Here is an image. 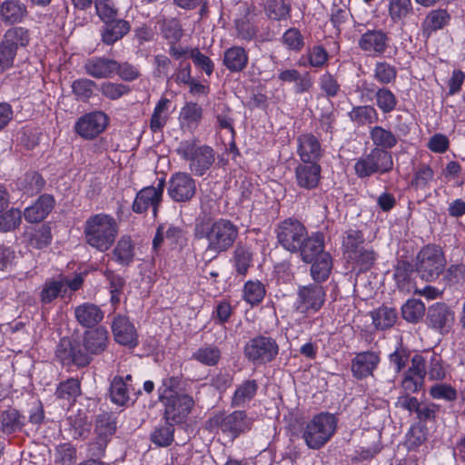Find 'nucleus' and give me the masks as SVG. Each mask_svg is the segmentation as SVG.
Listing matches in <instances>:
<instances>
[{
    "label": "nucleus",
    "mask_w": 465,
    "mask_h": 465,
    "mask_svg": "<svg viewBox=\"0 0 465 465\" xmlns=\"http://www.w3.org/2000/svg\"><path fill=\"white\" fill-rule=\"evenodd\" d=\"M194 236L206 242L203 257L205 261L211 262L232 247L238 237V228L227 219L200 221L195 223Z\"/></svg>",
    "instance_id": "1"
},
{
    "label": "nucleus",
    "mask_w": 465,
    "mask_h": 465,
    "mask_svg": "<svg viewBox=\"0 0 465 465\" xmlns=\"http://www.w3.org/2000/svg\"><path fill=\"white\" fill-rule=\"evenodd\" d=\"M84 235L87 244L99 252L108 251L118 235L116 220L107 213H97L86 219Z\"/></svg>",
    "instance_id": "2"
},
{
    "label": "nucleus",
    "mask_w": 465,
    "mask_h": 465,
    "mask_svg": "<svg viewBox=\"0 0 465 465\" xmlns=\"http://www.w3.org/2000/svg\"><path fill=\"white\" fill-rule=\"evenodd\" d=\"M175 152L188 163V169L195 176L204 175L215 161L213 149L211 146L200 144L195 140L182 141Z\"/></svg>",
    "instance_id": "3"
},
{
    "label": "nucleus",
    "mask_w": 465,
    "mask_h": 465,
    "mask_svg": "<svg viewBox=\"0 0 465 465\" xmlns=\"http://www.w3.org/2000/svg\"><path fill=\"white\" fill-rule=\"evenodd\" d=\"M336 428V417L328 412H322L307 422L302 429V437L309 449L319 450L331 440Z\"/></svg>",
    "instance_id": "4"
},
{
    "label": "nucleus",
    "mask_w": 465,
    "mask_h": 465,
    "mask_svg": "<svg viewBox=\"0 0 465 465\" xmlns=\"http://www.w3.org/2000/svg\"><path fill=\"white\" fill-rule=\"evenodd\" d=\"M393 168L391 153L381 148H373L368 154L358 158L355 164V173L360 178H365L373 173H385Z\"/></svg>",
    "instance_id": "5"
},
{
    "label": "nucleus",
    "mask_w": 465,
    "mask_h": 465,
    "mask_svg": "<svg viewBox=\"0 0 465 465\" xmlns=\"http://www.w3.org/2000/svg\"><path fill=\"white\" fill-rule=\"evenodd\" d=\"M445 265L444 253L439 246L427 245L417 255V272L420 278L427 282L437 279Z\"/></svg>",
    "instance_id": "6"
},
{
    "label": "nucleus",
    "mask_w": 465,
    "mask_h": 465,
    "mask_svg": "<svg viewBox=\"0 0 465 465\" xmlns=\"http://www.w3.org/2000/svg\"><path fill=\"white\" fill-rule=\"evenodd\" d=\"M252 418L245 411H235L228 415L218 414L211 418L207 422V428L211 430L220 429L232 438L251 430Z\"/></svg>",
    "instance_id": "7"
},
{
    "label": "nucleus",
    "mask_w": 465,
    "mask_h": 465,
    "mask_svg": "<svg viewBox=\"0 0 465 465\" xmlns=\"http://www.w3.org/2000/svg\"><path fill=\"white\" fill-rule=\"evenodd\" d=\"M279 353V345L269 336L258 335L244 346L245 357L254 364H266L272 361Z\"/></svg>",
    "instance_id": "8"
},
{
    "label": "nucleus",
    "mask_w": 465,
    "mask_h": 465,
    "mask_svg": "<svg viewBox=\"0 0 465 465\" xmlns=\"http://www.w3.org/2000/svg\"><path fill=\"white\" fill-rule=\"evenodd\" d=\"M275 233L281 246L291 252L299 251L308 234L305 226L300 221L292 218L281 222L275 229Z\"/></svg>",
    "instance_id": "9"
},
{
    "label": "nucleus",
    "mask_w": 465,
    "mask_h": 465,
    "mask_svg": "<svg viewBox=\"0 0 465 465\" xmlns=\"http://www.w3.org/2000/svg\"><path fill=\"white\" fill-rule=\"evenodd\" d=\"M56 358L63 365H75L77 367H85L92 361V354L85 351L83 344L79 341H72L67 337L60 340L56 351Z\"/></svg>",
    "instance_id": "10"
},
{
    "label": "nucleus",
    "mask_w": 465,
    "mask_h": 465,
    "mask_svg": "<svg viewBox=\"0 0 465 465\" xmlns=\"http://www.w3.org/2000/svg\"><path fill=\"white\" fill-rule=\"evenodd\" d=\"M296 309L301 313L311 315L317 312L324 304L326 292L318 283L300 286L297 292Z\"/></svg>",
    "instance_id": "11"
},
{
    "label": "nucleus",
    "mask_w": 465,
    "mask_h": 465,
    "mask_svg": "<svg viewBox=\"0 0 465 465\" xmlns=\"http://www.w3.org/2000/svg\"><path fill=\"white\" fill-rule=\"evenodd\" d=\"M164 419L172 423L183 422L194 406L193 397L188 394H180L164 400Z\"/></svg>",
    "instance_id": "12"
},
{
    "label": "nucleus",
    "mask_w": 465,
    "mask_h": 465,
    "mask_svg": "<svg viewBox=\"0 0 465 465\" xmlns=\"http://www.w3.org/2000/svg\"><path fill=\"white\" fill-rule=\"evenodd\" d=\"M455 321V314L445 302H435L427 310L426 322L429 327L445 333L450 331Z\"/></svg>",
    "instance_id": "13"
},
{
    "label": "nucleus",
    "mask_w": 465,
    "mask_h": 465,
    "mask_svg": "<svg viewBox=\"0 0 465 465\" xmlns=\"http://www.w3.org/2000/svg\"><path fill=\"white\" fill-rule=\"evenodd\" d=\"M168 183V194L174 202L189 201L195 194V181L187 173L173 174Z\"/></svg>",
    "instance_id": "14"
},
{
    "label": "nucleus",
    "mask_w": 465,
    "mask_h": 465,
    "mask_svg": "<svg viewBox=\"0 0 465 465\" xmlns=\"http://www.w3.org/2000/svg\"><path fill=\"white\" fill-rule=\"evenodd\" d=\"M164 183L160 181L157 186H148L142 189L134 199V212L142 213L152 208L153 216H156L158 207L162 202Z\"/></svg>",
    "instance_id": "15"
},
{
    "label": "nucleus",
    "mask_w": 465,
    "mask_h": 465,
    "mask_svg": "<svg viewBox=\"0 0 465 465\" xmlns=\"http://www.w3.org/2000/svg\"><path fill=\"white\" fill-rule=\"evenodd\" d=\"M358 45L371 56H381L389 47V37L382 30H368L359 38Z\"/></svg>",
    "instance_id": "16"
},
{
    "label": "nucleus",
    "mask_w": 465,
    "mask_h": 465,
    "mask_svg": "<svg viewBox=\"0 0 465 465\" xmlns=\"http://www.w3.org/2000/svg\"><path fill=\"white\" fill-rule=\"evenodd\" d=\"M107 125V116L103 112H93L81 117L76 124V133L84 138L92 139L102 133Z\"/></svg>",
    "instance_id": "17"
},
{
    "label": "nucleus",
    "mask_w": 465,
    "mask_h": 465,
    "mask_svg": "<svg viewBox=\"0 0 465 465\" xmlns=\"http://www.w3.org/2000/svg\"><path fill=\"white\" fill-rule=\"evenodd\" d=\"M117 61L104 56H94L84 64L86 74L95 79H108L115 74Z\"/></svg>",
    "instance_id": "18"
},
{
    "label": "nucleus",
    "mask_w": 465,
    "mask_h": 465,
    "mask_svg": "<svg viewBox=\"0 0 465 465\" xmlns=\"http://www.w3.org/2000/svg\"><path fill=\"white\" fill-rule=\"evenodd\" d=\"M74 319L84 328H93L99 324L104 313L97 304L90 302H83L74 308Z\"/></svg>",
    "instance_id": "19"
},
{
    "label": "nucleus",
    "mask_w": 465,
    "mask_h": 465,
    "mask_svg": "<svg viewBox=\"0 0 465 465\" xmlns=\"http://www.w3.org/2000/svg\"><path fill=\"white\" fill-rule=\"evenodd\" d=\"M112 331L115 341L119 344L129 347H135L137 345V333L128 318L121 315L114 317L112 323Z\"/></svg>",
    "instance_id": "20"
},
{
    "label": "nucleus",
    "mask_w": 465,
    "mask_h": 465,
    "mask_svg": "<svg viewBox=\"0 0 465 465\" xmlns=\"http://www.w3.org/2000/svg\"><path fill=\"white\" fill-rule=\"evenodd\" d=\"M380 363V356L375 351H363L357 353L351 361V372L357 379H363L372 375L373 371Z\"/></svg>",
    "instance_id": "21"
},
{
    "label": "nucleus",
    "mask_w": 465,
    "mask_h": 465,
    "mask_svg": "<svg viewBox=\"0 0 465 465\" xmlns=\"http://www.w3.org/2000/svg\"><path fill=\"white\" fill-rule=\"evenodd\" d=\"M297 153L304 163H316L322 156L319 140L312 134H303L297 138Z\"/></svg>",
    "instance_id": "22"
},
{
    "label": "nucleus",
    "mask_w": 465,
    "mask_h": 465,
    "mask_svg": "<svg viewBox=\"0 0 465 465\" xmlns=\"http://www.w3.org/2000/svg\"><path fill=\"white\" fill-rule=\"evenodd\" d=\"M54 205V200L53 196L43 194L34 204L25 209L24 217L28 223H40L50 213Z\"/></svg>",
    "instance_id": "23"
},
{
    "label": "nucleus",
    "mask_w": 465,
    "mask_h": 465,
    "mask_svg": "<svg viewBox=\"0 0 465 465\" xmlns=\"http://www.w3.org/2000/svg\"><path fill=\"white\" fill-rule=\"evenodd\" d=\"M108 331L104 327L86 331L83 335V346L92 355L102 353L107 347Z\"/></svg>",
    "instance_id": "24"
},
{
    "label": "nucleus",
    "mask_w": 465,
    "mask_h": 465,
    "mask_svg": "<svg viewBox=\"0 0 465 465\" xmlns=\"http://www.w3.org/2000/svg\"><path fill=\"white\" fill-rule=\"evenodd\" d=\"M27 15L26 5L19 0H5L0 5V19L5 24L21 23Z\"/></svg>",
    "instance_id": "25"
},
{
    "label": "nucleus",
    "mask_w": 465,
    "mask_h": 465,
    "mask_svg": "<svg viewBox=\"0 0 465 465\" xmlns=\"http://www.w3.org/2000/svg\"><path fill=\"white\" fill-rule=\"evenodd\" d=\"M310 163L299 164L295 169L297 183L305 189L315 188L321 178V166L316 163Z\"/></svg>",
    "instance_id": "26"
},
{
    "label": "nucleus",
    "mask_w": 465,
    "mask_h": 465,
    "mask_svg": "<svg viewBox=\"0 0 465 465\" xmlns=\"http://www.w3.org/2000/svg\"><path fill=\"white\" fill-rule=\"evenodd\" d=\"M323 235L321 233H315L312 236L305 237L304 242L301 244L300 252L302 260L306 263H311L322 253H327L323 250Z\"/></svg>",
    "instance_id": "27"
},
{
    "label": "nucleus",
    "mask_w": 465,
    "mask_h": 465,
    "mask_svg": "<svg viewBox=\"0 0 465 465\" xmlns=\"http://www.w3.org/2000/svg\"><path fill=\"white\" fill-rule=\"evenodd\" d=\"M248 60L246 50L234 45L224 51L223 64L230 72L238 73L246 67Z\"/></svg>",
    "instance_id": "28"
},
{
    "label": "nucleus",
    "mask_w": 465,
    "mask_h": 465,
    "mask_svg": "<svg viewBox=\"0 0 465 465\" xmlns=\"http://www.w3.org/2000/svg\"><path fill=\"white\" fill-rule=\"evenodd\" d=\"M130 25L124 19H114L105 22L102 31V41L110 45L122 39L130 31Z\"/></svg>",
    "instance_id": "29"
},
{
    "label": "nucleus",
    "mask_w": 465,
    "mask_h": 465,
    "mask_svg": "<svg viewBox=\"0 0 465 465\" xmlns=\"http://www.w3.org/2000/svg\"><path fill=\"white\" fill-rule=\"evenodd\" d=\"M450 16L444 9L431 10L421 24L424 35L429 37L432 33L442 29L450 22Z\"/></svg>",
    "instance_id": "30"
},
{
    "label": "nucleus",
    "mask_w": 465,
    "mask_h": 465,
    "mask_svg": "<svg viewBox=\"0 0 465 465\" xmlns=\"http://www.w3.org/2000/svg\"><path fill=\"white\" fill-rule=\"evenodd\" d=\"M131 384H127L121 376H114L109 388V397L113 403L118 406H125L131 401Z\"/></svg>",
    "instance_id": "31"
},
{
    "label": "nucleus",
    "mask_w": 465,
    "mask_h": 465,
    "mask_svg": "<svg viewBox=\"0 0 465 465\" xmlns=\"http://www.w3.org/2000/svg\"><path fill=\"white\" fill-rule=\"evenodd\" d=\"M116 430V419L113 413L103 412L96 416L94 431L102 441L101 446L105 444L108 438Z\"/></svg>",
    "instance_id": "32"
},
{
    "label": "nucleus",
    "mask_w": 465,
    "mask_h": 465,
    "mask_svg": "<svg viewBox=\"0 0 465 465\" xmlns=\"http://www.w3.org/2000/svg\"><path fill=\"white\" fill-rule=\"evenodd\" d=\"M258 383L255 380H247L235 390L232 398L233 407H241L251 401L257 393Z\"/></svg>",
    "instance_id": "33"
},
{
    "label": "nucleus",
    "mask_w": 465,
    "mask_h": 465,
    "mask_svg": "<svg viewBox=\"0 0 465 465\" xmlns=\"http://www.w3.org/2000/svg\"><path fill=\"white\" fill-rule=\"evenodd\" d=\"M370 137L376 146L375 148L386 151L393 148L398 143L396 135L391 131L381 126L372 127L370 131Z\"/></svg>",
    "instance_id": "34"
},
{
    "label": "nucleus",
    "mask_w": 465,
    "mask_h": 465,
    "mask_svg": "<svg viewBox=\"0 0 465 465\" xmlns=\"http://www.w3.org/2000/svg\"><path fill=\"white\" fill-rule=\"evenodd\" d=\"M183 385L184 381L179 376H169L163 379L162 384L158 388L160 401H164L169 397L184 394Z\"/></svg>",
    "instance_id": "35"
},
{
    "label": "nucleus",
    "mask_w": 465,
    "mask_h": 465,
    "mask_svg": "<svg viewBox=\"0 0 465 465\" xmlns=\"http://www.w3.org/2000/svg\"><path fill=\"white\" fill-rule=\"evenodd\" d=\"M221 356V350L216 345L204 344L193 351L192 359L205 366H215Z\"/></svg>",
    "instance_id": "36"
},
{
    "label": "nucleus",
    "mask_w": 465,
    "mask_h": 465,
    "mask_svg": "<svg viewBox=\"0 0 465 465\" xmlns=\"http://www.w3.org/2000/svg\"><path fill=\"white\" fill-rule=\"evenodd\" d=\"M203 117V108L196 103H187L181 109L179 121L183 127L194 128L198 126Z\"/></svg>",
    "instance_id": "37"
},
{
    "label": "nucleus",
    "mask_w": 465,
    "mask_h": 465,
    "mask_svg": "<svg viewBox=\"0 0 465 465\" xmlns=\"http://www.w3.org/2000/svg\"><path fill=\"white\" fill-rule=\"evenodd\" d=\"M65 292L66 288H63V282L60 281L59 276L50 278L47 279L42 286L40 301L44 304H49Z\"/></svg>",
    "instance_id": "38"
},
{
    "label": "nucleus",
    "mask_w": 465,
    "mask_h": 465,
    "mask_svg": "<svg viewBox=\"0 0 465 465\" xmlns=\"http://www.w3.org/2000/svg\"><path fill=\"white\" fill-rule=\"evenodd\" d=\"M329 58L328 52L321 45H314L307 50L305 55L300 58L299 64L302 66H312L315 68L323 67Z\"/></svg>",
    "instance_id": "39"
},
{
    "label": "nucleus",
    "mask_w": 465,
    "mask_h": 465,
    "mask_svg": "<svg viewBox=\"0 0 465 465\" xmlns=\"http://www.w3.org/2000/svg\"><path fill=\"white\" fill-rule=\"evenodd\" d=\"M312 263L311 275L312 279L317 282L326 281L332 267V262L329 252L322 253V256L316 258Z\"/></svg>",
    "instance_id": "40"
},
{
    "label": "nucleus",
    "mask_w": 465,
    "mask_h": 465,
    "mask_svg": "<svg viewBox=\"0 0 465 465\" xmlns=\"http://www.w3.org/2000/svg\"><path fill=\"white\" fill-rule=\"evenodd\" d=\"M397 74L396 67L385 61H380L374 64L373 78L381 84L387 85L395 83Z\"/></svg>",
    "instance_id": "41"
},
{
    "label": "nucleus",
    "mask_w": 465,
    "mask_h": 465,
    "mask_svg": "<svg viewBox=\"0 0 465 465\" xmlns=\"http://www.w3.org/2000/svg\"><path fill=\"white\" fill-rule=\"evenodd\" d=\"M170 100L163 97L157 103L150 121V128L153 132L160 131L169 118L168 108Z\"/></svg>",
    "instance_id": "42"
},
{
    "label": "nucleus",
    "mask_w": 465,
    "mask_h": 465,
    "mask_svg": "<svg viewBox=\"0 0 465 465\" xmlns=\"http://www.w3.org/2000/svg\"><path fill=\"white\" fill-rule=\"evenodd\" d=\"M425 304L417 299L408 300L401 307V314L409 322H418L425 314Z\"/></svg>",
    "instance_id": "43"
},
{
    "label": "nucleus",
    "mask_w": 465,
    "mask_h": 465,
    "mask_svg": "<svg viewBox=\"0 0 465 465\" xmlns=\"http://www.w3.org/2000/svg\"><path fill=\"white\" fill-rule=\"evenodd\" d=\"M114 256L122 265H128L134 259V245L128 236H123L114 249Z\"/></svg>",
    "instance_id": "44"
},
{
    "label": "nucleus",
    "mask_w": 465,
    "mask_h": 465,
    "mask_svg": "<svg viewBox=\"0 0 465 465\" xmlns=\"http://www.w3.org/2000/svg\"><path fill=\"white\" fill-rule=\"evenodd\" d=\"M349 116L352 122L360 125L372 124L378 119L376 109L371 105L353 107Z\"/></svg>",
    "instance_id": "45"
},
{
    "label": "nucleus",
    "mask_w": 465,
    "mask_h": 465,
    "mask_svg": "<svg viewBox=\"0 0 465 465\" xmlns=\"http://www.w3.org/2000/svg\"><path fill=\"white\" fill-rule=\"evenodd\" d=\"M95 87V82L88 78L74 80L71 85L73 94L81 102H87L93 96Z\"/></svg>",
    "instance_id": "46"
},
{
    "label": "nucleus",
    "mask_w": 465,
    "mask_h": 465,
    "mask_svg": "<svg viewBox=\"0 0 465 465\" xmlns=\"http://www.w3.org/2000/svg\"><path fill=\"white\" fill-rule=\"evenodd\" d=\"M372 322L377 329L391 328L397 320V312L392 308L382 307L372 312Z\"/></svg>",
    "instance_id": "47"
},
{
    "label": "nucleus",
    "mask_w": 465,
    "mask_h": 465,
    "mask_svg": "<svg viewBox=\"0 0 465 465\" xmlns=\"http://www.w3.org/2000/svg\"><path fill=\"white\" fill-rule=\"evenodd\" d=\"M173 423L166 421L157 427L151 434L152 441L159 447L169 446L173 440Z\"/></svg>",
    "instance_id": "48"
},
{
    "label": "nucleus",
    "mask_w": 465,
    "mask_h": 465,
    "mask_svg": "<svg viewBox=\"0 0 465 465\" xmlns=\"http://www.w3.org/2000/svg\"><path fill=\"white\" fill-rule=\"evenodd\" d=\"M376 104L383 114L392 112L398 100L394 94L388 88L381 87L375 92Z\"/></svg>",
    "instance_id": "49"
},
{
    "label": "nucleus",
    "mask_w": 465,
    "mask_h": 465,
    "mask_svg": "<svg viewBox=\"0 0 465 465\" xmlns=\"http://www.w3.org/2000/svg\"><path fill=\"white\" fill-rule=\"evenodd\" d=\"M363 236L358 230L349 229L343 233L342 247L348 257H352V253L357 252L363 243Z\"/></svg>",
    "instance_id": "50"
},
{
    "label": "nucleus",
    "mask_w": 465,
    "mask_h": 465,
    "mask_svg": "<svg viewBox=\"0 0 465 465\" xmlns=\"http://www.w3.org/2000/svg\"><path fill=\"white\" fill-rule=\"evenodd\" d=\"M434 172L426 164H420L417 167L411 180V186L416 190L426 189L433 180Z\"/></svg>",
    "instance_id": "51"
},
{
    "label": "nucleus",
    "mask_w": 465,
    "mask_h": 465,
    "mask_svg": "<svg viewBox=\"0 0 465 465\" xmlns=\"http://www.w3.org/2000/svg\"><path fill=\"white\" fill-rule=\"evenodd\" d=\"M265 12L269 18L273 20H284L289 17L290 5L284 0H268Z\"/></svg>",
    "instance_id": "52"
},
{
    "label": "nucleus",
    "mask_w": 465,
    "mask_h": 465,
    "mask_svg": "<svg viewBox=\"0 0 465 465\" xmlns=\"http://www.w3.org/2000/svg\"><path fill=\"white\" fill-rule=\"evenodd\" d=\"M22 220L21 211L17 208L0 213V232H6L17 228Z\"/></svg>",
    "instance_id": "53"
},
{
    "label": "nucleus",
    "mask_w": 465,
    "mask_h": 465,
    "mask_svg": "<svg viewBox=\"0 0 465 465\" xmlns=\"http://www.w3.org/2000/svg\"><path fill=\"white\" fill-rule=\"evenodd\" d=\"M4 40L12 45L16 52L18 45L25 46L28 44V31L23 27H13L6 31Z\"/></svg>",
    "instance_id": "54"
},
{
    "label": "nucleus",
    "mask_w": 465,
    "mask_h": 465,
    "mask_svg": "<svg viewBox=\"0 0 465 465\" xmlns=\"http://www.w3.org/2000/svg\"><path fill=\"white\" fill-rule=\"evenodd\" d=\"M104 273L110 284L111 302L113 304H117L120 302V295L125 282L123 277L110 270H105Z\"/></svg>",
    "instance_id": "55"
},
{
    "label": "nucleus",
    "mask_w": 465,
    "mask_h": 465,
    "mask_svg": "<svg viewBox=\"0 0 465 465\" xmlns=\"http://www.w3.org/2000/svg\"><path fill=\"white\" fill-rule=\"evenodd\" d=\"M265 294L263 285L260 282H248L244 285L243 297L250 304H258Z\"/></svg>",
    "instance_id": "56"
},
{
    "label": "nucleus",
    "mask_w": 465,
    "mask_h": 465,
    "mask_svg": "<svg viewBox=\"0 0 465 465\" xmlns=\"http://www.w3.org/2000/svg\"><path fill=\"white\" fill-rule=\"evenodd\" d=\"M1 424L3 431L7 434L20 430L23 425L18 411L14 409L2 413Z\"/></svg>",
    "instance_id": "57"
},
{
    "label": "nucleus",
    "mask_w": 465,
    "mask_h": 465,
    "mask_svg": "<svg viewBox=\"0 0 465 465\" xmlns=\"http://www.w3.org/2000/svg\"><path fill=\"white\" fill-rule=\"evenodd\" d=\"M52 239L51 230L46 225H42L40 228L30 232L29 243L36 249H42L47 246Z\"/></svg>",
    "instance_id": "58"
},
{
    "label": "nucleus",
    "mask_w": 465,
    "mask_h": 465,
    "mask_svg": "<svg viewBox=\"0 0 465 465\" xmlns=\"http://www.w3.org/2000/svg\"><path fill=\"white\" fill-rule=\"evenodd\" d=\"M389 12L394 21L406 17L412 12L411 2V0H390Z\"/></svg>",
    "instance_id": "59"
},
{
    "label": "nucleus",
    "mask_w": 465,
    "mask_h": 465,
    "mask_svg": "<svg viewBox=\"0 0 465 465\" xmlns=\"http://www.w3.org/2000/svg\"><path fill=\"white\" fill-rule=\"evenodd\" d=\"M102 94L111 100H116L130 91V88L122 84L104 82L99 87Z\"/></svg>",
    "instance_id": "60"
},
{
    "label": "nucleus",
    "mask_w": 465,
    "mask_h": 465,
    "mask_svg": "<svg viewBox=\"0 0 465 465\" xmlns=\"http://www.w3.org/2000/svg\"><path fill=\"white\" fill-rule=\"evenodd\" d=\"M234 265L238 273L245 275L252 262V253L242 246H238L234 251Z\"/></svg>",
    "instance_id": "61"
},
{
    "label": "nucleus",
    "mask_w": 465,
    "mask_h": 465,
    "mask_svg": "<svg viewBox=\"0 0 465 465\" xmlns=\"http://www.w3.org/2000/svg\"><path fill=\"white\" fill-rule=\"evenodd\" d=\"M80 394V383L75 379H69L61 382L56 390L58 398L71 400Z\"/></svg>",
    "instance_id": "62"
},
{
    "label": "nucleus",
    "mask_w": 465,
    "mask_h": 465,
    "mask_svg": "<svg viewBox=\"0 0 465 465\" xmlns=\"http://www.w3.org/2000/svg\"><path fill=\"white\" fill-rule=\"evenodd\" d=\"M321 90L328 97H335L340 91V84L334 75L329 72L324 73L319 79Z\"/></svg>",
    "instance_id": "63"
},
{
    "label": "nucleus",
    "mask_w": 465,
    "mask_h": 465,
    "mask_svg": "<svg viewBox=\"0 0 465 465\" xmlns=\"http://www.w3.org/2000/svg\"><path fill=\"white\" fill-rule=\"evenodd\" d=\"M95 9L96 14L104 23L114 20L117 15L113 0H96Z\"/></svg>",
    "instance_id": "64"
}]
</instances>
